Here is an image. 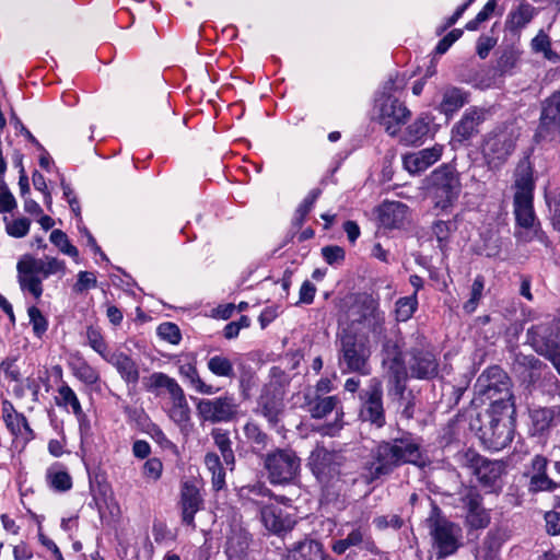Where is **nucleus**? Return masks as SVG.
Wrapping results in <instances>:
<instances>
[{"label": "nucleus", "mask_w": 560, "mask_h": 560, "mask_svg": "<svg viewBox=\"0 0 560 560\" xmlns=\"http://www.w3.org/2000/svg\"><path fill=\"white\" fill-rule=\"evenodd\" d=\"M423 460L419 439L410 432H402L400 436L378 442L364 463L366 479L372 482L384 476H389L398 467L411 464L420 465Z\"/></svg>", "instance_id": "f257e3e1"}, {"label": "nucleus", "mask_w": 560, "mask_h": 560, "mask_svg": "<svg viewBox=\"0 0 560 560\" xmlns=\"http://www.w3.org/2000/svg\"><path fill=\"white\" fill-rule=\"evenodd\" d=\"M512 415L511 411L489 408L470 420V429L488 450L501 451L513 440Z\"/></svg>", "instance_id": "f03ea898"}, {"label": "nucleus", "mask_w": 560, "mask_h": 560, "mask_svg": "<svg viewBox=\"0 0 560 560\" xmlns=\"http://www.w3.org/2000/svg\"><path fill=\"white\" fill-rule=\"evenodd\" d=\"M338 365L342 373H370L371 348L369 337L353 328H343L337 336Z\"/></svg>", "instance_id": "7ed1b4c3"}, {"label": "nucleus", "mask_w": 560, "mask_h": 560, "mask_svg": "<svg viewBox=\"0 0 560 560\" xmlns=\"http://www.w3.org/2000/svg\"><path fill=\"white\" fill-rule=\"evenodd\" d=\"M16 271L21 290L38 300L43 294V280L51 275H63L66 264L56 257L35 258L26 254L18 261Z\"/></svg>", "instance_id": "20e7f679"}, {"label": "nucleus", "mask_w": 560, "mask_h": 560, "mask_svg": "<svg viewBox=\"0 0 560 560\" xmlns=\"http://www.w3.org/2000/svg\"><path fill=\"white\" fill-rule=\"evenodd\" d=\"M427 524L432 538V549L438 560L453 556L462 547V527L447 520L434 503L427 518Z\"/></svg>", "instance_id": "39448f33"}, {"label": "nucleus", "mask_w": 560, "mask_h": 560, "mask_svg": "<svg viewBox=\"0 0 560 560\" xmlns=\"http://www.w3.org/2000/svg\"><path fill=\"white\" fill-rule=\"evenodd\" d=\"M477 394L490 402V408L515 412L509 375L498 365L485 370L475 385Z\"/></svg>", "instance_id": "423d86ee"}, {"label": "nucleus", "mask_w": 560, "mask_h": 560, "mask_svg": "<svg viewBox=\"0 0 560 560\" xmlns=\"http://www.w3.org/2000/svg\"><path fill=\"white\" fill-rule=\"evenodd\" d=\"M406 358L407 380L431 381L439 375V359L422 334L416 331L410 336Z\"/></svg>", "instance_id": "0eeeda50"}, {"label": "nucleus", "mask_w": 560, "mask_h": 560, "mask_svg": "<svg viewBox=\"0 0 560 560\" xmlns=\"http://www.w3.org/2000/svg\"><path fill=\"white\" fill-rule=\"evenodd\" d=\"M349 324L346 328H353L355 331L371 332L374 338L381 339L385 335V315L378 308L377 302L369 296H359L348 311Z\"/></svg>", "instance_id": "6e6552de"}, {"label": "nucleus", "mask_w": 560, "mask_h": 560, "mask_svg": "<svg viewBox=\"0 0 560 560\" xmlns=\"http://www.w3.org/2000/svg\"><path fill=\"white\" fill-rule=\"evenodd\" d=\"M345 464L346 457L341 452L330 451L320 445L311 452L307 463L317 481L326 488L334 487L340 481Z\"/></svg>", "instance_id": "1a4fd4ad"}, {"label": "nucleus", "mask_w": 560, "mask_h": 560, "mask_svg": "<svg viewBox=\"0 0 560 560\" xmlns=\"http://www.w3.org/2000/svg\"><path fill=\"white\" fill-rule=\"evenodd\" d=\"M454 458L458 466L469 469L483 487L491 489L499 487L505 470L503 462L487 459L471 448L457 452Z\"/></svg>", "instance_id": "9d476101"}, {"label": "nucleus", "mask_w": 560, "mask_h": 560, "mask_svg": "<svg viewBox=\"0 0 560 560\" xmlns=\"http://www.w3.org/2000/svg\"><path fill=\"white\" fill-rule=\"evenodd\" d=\"M395 82L389 80L384 86V92L376 100L377 120L384 127L385 131L395 137L401 126H404L411 116V112L398 98L394 97L387 91L394 89Z\"/></svg>", "instance_id": "9b49d317"}, {"label": "nucleus", "mask_w": 560, "mask_h": 560, "mask_svg": "<svg viewBox=\"0 0 560 560\" xmlns=\"http://www.w3.org/2000/svg\"><path fill=\"white\" fill-rule=\"evenodd\" d=\"M264 467L271 483L287 485L299 476L301 459L292 448H277L265 455Z\"/></svg>", "instance_id": "f8f14e48"}, {"label": "nucleus", "mask_w": 560, "mask_h": 560, "mask_svg": "<svg viewBox=\"0 0 560 560\" xmlns=\"http://www.w3.org/2000/svg\"><path fill=\"white\" fill-rule=\"evenodd\" d=\"M515 148V138L506 127L497 128L489 132L482 142V155L490 168L502 166Z\"/></svg>", "instance_id": "ddd939ff"}, {"label": "nucleus", "mask_w": 560, "mask_h": 560, "mask_svg": "<svg viewBox=\"0 0 560 560\" xmlns=\"http://www.w3.org/2000/svg\"><path fill=\"white\" fill-rule=\"evenodd\" d=\"M431 191L435 208L445 210L458 198L460 182L458 174L448 165H443L431 175Z\"/></svg>", "instance_id": "4468645a"}, {"label": "nucleus", "mask_w": 560, "mask_h": 560, "mask_svg": "<svg viewBox=\"0 0 560 560\" xmlns=\"http://www.w3.org/2000/svg\"><path fill=\"white\" fill-rule=\"evenodd\" d=\"M526 345L538 355L547 352L560 343V326L551 315H545L536 319L526 329Z\"/></svg>", "instance_id": "2eb2a0df"}, {"label": "nucleus", "mask_w": 560, "mask_h": 560, "mask_svg": "<svg viewBox=\"0 0 560 560\" xmlns=\"http://www.w3.org/2000/svg\"><path fill=\"white\" fill-rule=\"evenodd\" d=\"M381 339L383 365L387 370L389 380L394 383L395 394L402 395L406 390L407 371L401 347L398 340L385 335Z\"/></svg>", "instance_id": "dca6fc26"}, {"label": "nucleus", "mask_w": 560, "mask_h": 560, "mask_svg": "<svg viewBox=\"0 0 560 560\" xmlns=\"http://www.w3.org/2000/svg\"><path fill=\"white\" fill-rule=\"evenodd\" d=\"M361 408L360 418L375 428H383L386 423L385 410L383 406L382 383L377 378H372L365 389L360 393Z\"/></svg>", "instance_id": "f3484780"}, {"label": "nucleus", "mask_w": 560, "mask_h": 560, "mask_svg": "<svg viewBox=\"0 0 560 560\" xmlns=\"http://www.w3.org/2000/svg\"><path fill=\"white\" fill-rule=\"evenodd\" d=\"M238 405L233 396H221L213 399H200L196 409L205 422L220 423L231 421L237 413Z\"/></svg>", "instance_id": "a211bd4d"}, {"label": "nucleus", "mask_w": 560, "mask_h": 560, "mask_svg": "<svg viewBox=\"0 0 560 560\" xmlns=\"http://www.w3.org/2000/svg\"><path fill=\"white\" fill-rule=\"evenodd\" d=\"M465 510V523L469 528H486L490 524V513L482 505V495L475 487H466L459 493Z\"/></svg>", "instance_id": "6ab92c4d"}, {"label": "nucleus", "mask_w": 560, "mask_h": 560, "mask_svg": "<svg viewBox=\"0 0 560 560\" xmlns=\"http://www.w3.org/2000/svg\"><path fill=\"white\" fill-rule=\"evenodd\" d=\"M536 136L550 141L560 138V90L542 102Z\"/></svg>", "instance_id": "aec40b11"}, {"label": "nucleus", "mask_w": 560, "mask_h": 560, "mask_svg": "<svg viewBox=\"0 0 560 560\" xmlns=\"http://www.w3.org/2000/svg\"><path fill=\"white\" fill-rule=\"evenodd\" d=\"M512 371L522 377L526 387L535 386L541 376V370L547 369V364L533 354H524L520 351L512 352Z\"/></svg>", "instance_id": "412c9836"}, {"label": "nucleus", "mask_w": 560, "mask_h": 560, "mask_svg": "<svg viewBox=\"0 0 560 560\" xmlns=\"http://www.w3.org/2000/svg\"><path fill=\"white\" fill-rule=\"evenodd\" d=\"M258 406L269 422L277 423L283 409V385L278 381L266 384L259 396Z\"/></svg>", "instance_id": "4be33fe9"}, {"label": "nucleus", "mask_w": 560, "mask_h": 560, "mask_svg": "<svg viewBox=\"0 0 560 560\" xmlns=\"http://www.w3.org/2000/svg\"><path fill=\"white\" fill-rule=\"evenodd\" d=\"M487 109L470 107L460 120L457 121L452 129V140L463 143L478 132V127L486 120Z\"/></svg>", "instance_id": "5701e85b"}, {"label": "nucleus", "mask_w": 560, "mask_h": 560, "mask_svg": "<svg viewBox=\"0 0 560 560\" xmlns=\"http://www.w3.org/2000/svg\"><path fill=\"white\" fill-rule=\"evenodd\" d=\"M442 145L422 149L402 156V164L410 174H420L438 162L442 155Z\"/></svg>", "instance_id": "b1692460"}, {"label": "nucleus", "mask_w": 560, "mask_h": 560, "mask_svg": "<svg viewBox=\"0 0 560 560\" xmlns=\"http://www.w3.org/2000/svg\"><path fill=\"white\" fill-rule=\"evenodd\" d=\"M513 197H534L535 179L533 166L528 159L518 162L514 171Z\"/></svg>", "instance_id": "393cba45"}, {"label": "nucleus", "mask_w": 560, "mask_h": 560, "mask_svg": "<svg viewBox=\"0 0 560 560\" xmlns=\"http://www.w3.org/2000/svg\"><path fill=\"white\" fill-rule=\"evenodd\" d=\"M143 387L147 392L152 393L155 396H160L161 390L164 389L170 395V399L184 392L175 378L163 372H154L150 376L145 377L143 380Z\"/></svg>", "instance_id": "a878e982"}, {"label": "nucleus", "mask_w": 560, "mask_h": 560, "mask_svg": "<svg viewBox=\"0 0 560 560\" xmlns=\"http://www.w3.org/2000/svg\"><path fill=\"white\" fill-rule=\"evenodd\" d=\"M112 364L127 384L136 385L139 381L140 373L138 364L125 352H112L105 360Z\"/></svg>", "instance_id": "bb28decb"}, {"label": "nucleus", "mask_w": 560, "mask_h": 560, "mask_svg": "<svg viewBox=\"0 0 560 560\" xmlns=\"http://www.w3.org/2000/svg\"><path fill=\"white\" fill-rule=\"evenodd\" d=\"M201 503L202 500L198 489L195 486L185 483L180 494L182 518L184 524L192 528L196 527L195 514L200 510Z\"/></svg>", "instance_id": "cd10ccee"}, {"label": "nucleus", "mask_w": 560, "mask_h": 560, "mask_svg": "<svg viewBox=\"0 0 560 560\" xmlns=\"http://www.w3.org/2000/svg\"><path fill=\"white\" fill-rule=\"evenodd\" d=\"M529 417L535 432L544 433L560 424V404L551 407L534 408L529 411Z\"/></svg>", "instance_id": "c85d7f7f"}, {"label": "nucleus", "mask_w": 560, "mask_h": 560, "mask_svg": "<svg viewBox=\"0 0 560 560\" xmlns=\"http://www.w3.org/2000/svg\"><path fill=\"white\" fill-rule=\"evenodd\" d=\"M409 208L400 201L384 202L380 208V221L385 228L398 229L408 219Z\"/></svg>", "instance_id": "c756f323"}, {"label": "nucleus", "mask_w": 560, "mask_h": 560, "mask_svg": "<svg viewBox=\"0 0 560 560\" xmlns=\"http://www.w3.org/2000/svg\"><path fill=\"white\" fill-rule=\"evenodd\" d=\"M290 557L292 560H332L319 541L307 538L290 549Z\"/></svg>", "instance_id": "7c9ffc66"}, {"label": "nucleus", "mask_w": 560, "mask_h": 560, "mask_svg": "<svg viewBox=\"0 0 560 560\" xmlns=\"http://www.w3.org/2000/svg\"><path fill=\"white\" fill-rule=\"evenodd\" d=\"M468 96L469 94L460 88L446 86L438 108L442 114L452 116L468 103Z\"/></svg>", "instance_id": "2f4dec72"}, {"label": "nucleus", "mask_w": 560, "mask_h": 560, "mask_svg": "<svg viewBox=\"0 0 560 560\" xmlns=\"http://www.w3.org/2000/svg\"><path fill=\"white\" fill-rule=\"evenodd\" d=\"M261 521L265 527L276 534L289 530L291 521L282 516V511L276 505H266L260 510Z\"/></svg>", "instance_id": "473e14b6"}, {"label": "nucleus", "mask_w": 560, "mask_h": 560, "mask_svg": "<svg viewBox=\"0 0 560 560\" xmlns=\"http://www.w3.org/2000/svg\"><path fill=\"white\" fill-rule=\"evenodd\" d=\"M345 538L350 547H359L373 555L380 553V549L377 548L368 526H353Z\"/></svg>", "instance_id": "72a5a7b5"}, {"label": "nucleus", "mask_w": 560, "mask_h": 560, "mask_svg": "<svg viewBox=\"0 0 560 560\" xmlns=\"http://www.w3.org/2000/svg\"><path fill=\"white\" fill-rule=\"evenodd\" d=\"M534 197H513L514 215L517 225L526 230L535 225Z\"/></svg>", "instance_id": "f704fd0d"}, {"label": "nucleus", "mask_w": 560, "mask_h": 560, "mask_svg": "<svg viewBox=\"0 0 560 560\" xmlns=\"http://www.w3.org/2000/svg\"><path fill=\"white\" fill-rule=\"evenodd\" d=\"M167 415L170 419L182 430L188 427L190 422L191 410L184 392L171 399V407L167 411Z\"/></svg>", "instance_id": "c9c22d12"}, {"label": "nucleus", "mask_w": 560, "mask_h": 560, "mask_svg": "<svg viewBox=\"0 0 560 560\" xmlns=\"http://www.w3.org/2000/svg\"><path fill=\"white\" fill-rule=\"evenodd\" d=\"M430 131V118L428 115H420L410 124L401 137V142L407 145L420 142Z\"/></svg>", "instance_id": "e433bc0d"}, {"label": "nucleus", "mask_w": 560, "mask_h": 560, "mask_svg": "<svg viewBox=\"0 0 560 560\" xmlns=\"http://www.w3.org/2000/svg\"><path fill=\"white\" fill-rule=\"evenodd\" d=\"M56 404L59 407L68 408L71 407L72 412L75 415L78 420L82 422L85 419V415L82 410L81 404L77 394L66 383L58 388V396H56Z\"/></svg>", "instance_id": "4c0bfd02"}, {"label": "nucleus", "mask_w": 560, "mask_h": 560, "mask_svg": "<svg viewBox=\"0 0 560 560\" xmlns=\"http://www.w3.org/2000/svg\"><path fill=\"white\" fill-rule=\"evenodd\" d=\"M9 431L16 439H21L23 444H26L32 439H34V432L31 429L26 418L22 413H16L13 416H7V420L4 421Z\"/></svg>", "instance_id": "58836bf2"}, {"label": "nucleus", "mask_w": 560, "mask_h": 560, "mask_svg": "<svg viewBox=\"0 0 560 560\" xmlns=\"http://www.w3.org/2000/svg\"><path fill=\"white\" fill-rule=\"evenodd\" d=\"M179 374L195 388L196 392L203 395H213L219 389L212 385L206 384L199 376L197 368L194 364H183L179 366Z\"/></svg>", "instance_id": "ea45409f"}, {"label": "nucleus", "mask_w": 560, "mask_h": 560, "mask_svg": "<svg viewBox=\"0 0 560 560\" xmlns=\"http://www.w3.org/2000/svg\"><path fill=\"white\" fill-rule=\"evenodd\" d=\"M535 13V8L529 3H521L516 10L509 14L506 27L511 32H517L528 24Z\"/></svg>", "instance_id": "a19ab883"}, {"label": "nucleus", "mask_w": 560, "mask_h": 560, "mask_svg": "<svg viewBox=\"0 0 560 560\" xmlns=\"http://www.w3.org/2000/svg\"><path fill=\"white\" fill-rule=\"evenodd\" d=\"M338 398L336 396L320 397L317 395L313 400L308 401L310 413L314 419L325 418L337 406Z\"/></svg>", "instance_id": "79ce46f5"}, {"label": "nucleus", "mask_w": 560, "mask_h": 560, "mask_svg": "<svg viewBox=\"0 0 560 560\" xmlns=\"http://www.w3.org/2000/svg\"><path fill=\"white\" fill-rule=\"evenodd\" d=\"M211 435L215 446L221 452L224 463L228 466L233 465L235 457L234 452L232 450V442L229 436V433L220 428H217L212 430Z\"/></svg>", "instance_id": "37998d69"}, {"label": "nucleus", "mask_w": 560, "mask_h": 560, "mask_svg": "<svg viewBox=\"0 0 560 560\" xmlns=\"http://www.w3.org/2000/svg\"><path fill=\"white\" fill-rule=\"evenodd\" d=\"M205 464L212 476V486L218 491L225 485V471L222 467L220 457L215 453H207Z\"/></svg>", "instance_id": "c03bdc74"}, {"label": "nucleus", "mask_w": 560, "mask_h": 560, "mask_svg": "<svg viewBox=\"0 0 560 560\" xmlns=\"http://www.w3.org/2000/svg\"><path fill=\"white\" fill-rule=\"evenodd\" d=\"M418 307V298L416 293L410 296H404L396 301L395 314L398 322H407L412 317Z\"/></svg>", "instance_id": "a18cd8bd"}, {"label": "nucleus", "mask_w": 560, "mask_h": 560, "mask_svg": "<svg viewBox=\"0 0 560 560\" xmlns=\"http://www.w3.org/2000/svg\"><path fill=\"white\" fill-rule=\"evenodd\" d=\"M46 479L50 488L59 492L68 491L72 487V478L65 470L49 468L46 474Z\"/></svg>", "instance_id": "49530a36"}, {"label": "nucleus", "mask_w": 560, "mask_h": 560, "mask_svg": "<svg viewBox=\"0 0 560 560\" xmlns=\"http://www.w3.org/2000/svg\"><path fill=\"white\" fill-rule=\"evenodd\" d=\"M209 371L220 377H233L234 369L230 359L223 355H214L208 360Z\"/></svg>", "instance_id": "de8ad7c7"}, {"label": "nucleus", "mask_w": 560, "mask_h": 560, "mask_svg": "<svg viewBox=\"0 0 560 560\" xmlns=\"http://www.w3.org/2000/svg\"><path fill=\"white\" fill-rule=\"evenodd\" d=\"M244 434L257 451H262L267 446L268 435L261 431L258 424L247 422L244 425Z\"/></svg>", "instance_id": "09e8293b"}, {"label": "nucleus", "mask_w": 560, "mask_h": 560, "mask_svg": "<svg viewBox=\"0 0 560 560\" xmlns=\"http://www.w3.org/2000/svg\"><path fill=\"white\" fill-rule=\"evenodd\" d=\"M86 339L89 346L97 352L104 360L108 355H110L112 352L108 351L107 343L101 334L100 329L94 328L93 326H89L86 328Z\"/></svg>", "instance_id": "8fccbe9b"}, {"label": "nucleus", "mask_w": 560, "mask_h": 560, "mask_svg": "<svg viewBox=\"0 0 560 560\" xmlns=\"http://www.w3.org/2000/svg\"><path fill=\"white\" fill-rule=\"evenodd\" d=\"M485 290V278L481 275H478L471 284L470 298L464 304L463 308L466 313H474L481 300L482 292Z\"/></svg>", "instance_id": "3c124183"}, {"label": "nucleus", "mask_w": 560, "mask_h": 560, "mask_svg": "<svg viewBox=\"0 0 560 560\" xmlns=\"http://www.w3.org/2000/svg\"><path fill=\"white\" fill-rule=\"evenodd\" d=\"M50 242L60 249L61 253L72 257L78 258L79 250L75 246H73L67 236V234L61 230H54L50 233Z\"/></svg>", "instance_id": "603ef678"}, {"label": "nucleus", "mask_w": 560, "mask_h": 560, "mask_svg": "<svg viewBox=\"0 0 560 560\" xmlns=\"http://www.w3.org/2000/svg\"><path fill=\"white\" fill-rule=\"evenodd\" d=\"M3 221L5 222V232L12 237H24L30 231L31 221L27 218L9 221L7 217H3Z\"/></svg>", "instance_id": "864d4df0"}, {"label": "nucleus", "mask_w": 560, "mask_h": 560, "mask_svg": "<svg viewBox=\"0 0 560 560\" xmlns=\"http://www.w3.org/2000/svg\"><path fill=\"white\" fill-rule=\"evenodd\" d=\"M73 374L83 383L93 385L98 382V372L91 366L86 361H80L73 368Z\"/></svg>", "instance_id": "5fc2aeb1"}, {"label": "nucleus", "mask_w": 560, "mask_h": 560, "mask_svg": "<svg viewBox=\"0 0 560 560\" xmlns=\"http://www.w3.org/2000/svg\"><path fill=\"white\" fill-rule=\"evenodd\" d=\"M532 48L536 52H541L548 60L558 59V55L551 50V43L548 35L542 32L533 38Z\"/></svg>", "instance_id": "6e6d98bb"}, {"label": "nucleus", "mask_w": 560, "mask_h": 560, "mask_svg": "<svg viewBox=\"0 0 560 560\" xmlns=\"http://www.w3.org/2000/svg\"><path fill=\"white\" fill-rule=\"evenodd\" d=\"M501 253V238L495 234H487L482 237L479 254L486 257H498Z\"/></svg>", "instance_id": "4d7b16f0"}, {"label": "nucleus", "mask_w": 560, "mask_h": 560, "mask_svg": "<svg viewBox=\"0 0 560 560\" xmlns=\"http://www.w3.org/2000/svg\"><path fill=\"white\" fill-rule=\"evenodd\" d=\"M158 335L163 339L168 341L172 345L179 343L182 339L180 330L178 326L174 323H162L158 327Z\"/></svg>", "instance_id": "13d9d810"}, {"label": "nucleus", "mask_w": 560, "mask_h": 560, "mask_svg": "<svg viewBox=\"0 0 560 560\" xmlns=\"http://www.w3.org/2000/svg\"><path fill=\"white\" fill-rule=\"evenodd\" d=\"M456 230L455 222L448 221H435L432 226V232L435 235L440 244L447 242L452 233Z\"/></svg>", "instance_id": "bf43d9fd"}, {"label": "nucleus", "mask_w": 560, "mask_h": 560, "mask_svg": "<svg viewBox=\"0 0 560 560\" xmlns=\"http://www.w3.org/2000/svg\"><path fill=\"white\" fill-rule=\"evenodd\" d=\"M27 313L34 334L37 337H42V335L47 330L48 327L47 319L44 317L40 310L36 306H31Z\"/></svg>", "instance_id": "052dcab7"}, {"label": "nucleus", "mask_w": 560, "mask_h": 560, "mask_svg": "<svg viewBox=\"0 0 560 560\" xmlns=\"http://www.w3.org/2000/svg\"><path fill=\"white\" fill-rule=\"evenodd\" d=\"M559 381L556 375L547 368L541 370V376L533 388H541L542 392L552 394L558 390ZM532 388V386L529 387Z\"/></svg>", "instance_id": "680f3d73"}, {"label": "nucleus", "mask_w": 560, "mask_h": 560, "mask_svg": "<svg viewBox=\"0 0 560 560\" xmlns=\"http://www.w3.org/2000/svg\"><path fill=\"white\" fill-rule=\"evenodd\" d=\"M96 285L97 280L93 272L80 271L78 273V280L73 285V291L75 293H83L91 288H95Z\"/></svg>", "instance_id": "e2e57ef3"}, {"label": "nucleus", "mask_w": 560, "mask_h": 560, "mask_svg": "<svg viewBox=\"0 0 560 560\" xmlns=\"http://www.w3.org/2000/svg\"><path fill=\"white\" fill-rule=\"evenodd\" d=\"M345 255V249L337 245H329L322 248V256L328 265L342 262Z\"/></svg>", "instance_id": "0e129e2a"}, {"label": "nucleus", "mask_w": 560, "mask_h": 560, "mask_svg": "<svg viewBox=\"0 0 560 560\" xmlns=\"http://www.w3.org/2000/svg\"><path fill=\"white\" fill-rule=\"evenodd\" d=\"M558 483L549 478L547 474L532 475L530 489L534 491L553 490Z\"/></svg>", "instance_id": "69168bd1"}, {"label": "nucleus", "mask_w": 560, "mask_h": 560, "mask_svg": "<svg viewBox=\"0 0 560 560\" xmlns=\"http://www.w3.org/2000/svg\"><path fill=\"white\" fill-rule=\"evenodd\" d=\"M246 535H235L229 539L226 552L230 557H240L247 549Z\"/></svg>", "instance_id": "338daca9"}, {"label": "nucleus", "mask_w": 560, "mask_h": 560, "mask_svg": "<svg viewBox=\"0 0 560 560\" xmlns=\"http://www.w3.org/2000/svg\"><path fill=\"white\" fill-rule=\"evenodd\" d=\"M463 35V30L460 28H454L448 34H446L442 39L439 40L436 47H435V54L436 55H443L445 54L450 47L458 40Z\"/></svg>", "instance_id": "774afa93"}]
</instances>
